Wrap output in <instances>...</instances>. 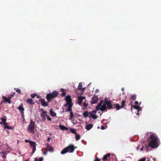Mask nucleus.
Returning a JSON list of instances; mask_svg holds the SVG:
<instances>
[{"label": "nucleus", "mask_w": 161, "mask_h": 161, "mask_svg": "<svg viewBox=\"0 0 161 161\" xmlns=\"http://www.w3.org/2000/svg\"><path fill=\"white\" fill-rule=\"evenodd\" d=\"M135 103L136 104H138V102L137 101H135Z\"/></svg>", "instance_id": "obj_50"}, {"label": "nucleus", "mask_w": 161, "mask_h": 161, "mask_svg": "<svg viewBox=\"0 0 161 161\" xmlns=\"http://www.w3.org/2000/svg\"><path fill=\"white\" fill-rule=\"evenodd\" d=\"M89 117L90 118H92L93 119H96L98 118V116L94 114H90Z\"/></svg>", "instance_id": "obj_20"}, {"label": "nucleus", "mask_w": 161, "mask_h": 161, "mask_svg": "<svg viewBox=\"0 0 161 161\" xmlns=\"http://www.w3.org/2000/svg\"><path fill=\"white\" fill-rule=\"evenodd\" d=\"M27 103L33 105L35 104V102H34L33 100L31 99H27L26 101Z\"/></svg>", "instance_id": "obj_16"}, {"label": "nucleus", "mask_w": 161, "mask_h": 161, "mask_svg": "<svg viewBox=\"0 0 161 161\" xmlns=\"http://www.w3.org/2000/svg\"><path fill=\"white\" fill-rule=\"evenodd\" d=\"M137 114V115H138V114H139L138 112V113Z\"/></svg>", "instance_id": "obj_56"}, {"label": "nucleus", "mask_w": 161, "mask_h": 161, "mask_svg": "<svg viewBox=\"0 0 161 161\" xmlns=\"http://www.w3.org/2000/svg\"><path fill=\"white\" fill-rule=\"evenodd\" d=\"M62 94H63V96H65L66 93L64 92H63L62 93Z\"/></svg>", "instance_id": "obj_49"}, {"label": "nucleus", "mask_w": 161, "mask_h": 161, "mask_svg": "<svg viewBox=\"0 0 161 161\" xmlns=\"http://www.w3.org/2000/svg\"><path fill=\"white\" fill-rule=\"evenodd\" d=\"M136 96L135 94H133L131 96L130 99L131 100H134L136 99Z\"/></svg>", "instance_id": "obj_25"}, {"label": "nucleus", "mask_w": 161, "mask_h": 161, "mask_svg": "<svg viewBox=\"0 0 161 161\" xmlns=\"http://www.w3.org/2000/svg\"><path fill=\"white\" fill-rule=\"evenodd\" d=\"M15 93L14 92H13L10 94L8 96V98L10 100L15 95Z\"/></svg>", "instance_id": "obj_24"}, {"label": "nucleus", "mask_w": 161, "mask_h": 161, "mask_svg": "<svg viewBox=\"0 0 161 161\" xmlns=\"http://www.w3.org/2000/svg\"><path fill=\"white\" fill-rule=\"evenodd\" d=\"M30 141H29V140H25V142H29L30 143Z\"/></svg>", "instance_id": "obj_47"}, {"label": "nucleus", "mask_w": 161, "mask_h": 161, "mask_svg": "<svg viewBox=\"0 0 161 161\" xmlns=\"http://www.w3.org/2000/svg\"><path fill=\"white\" fill-rule=\"evenodd\" d=\"M35 161H38V159L37 158H35Z\"/></svg>", "instance_id": "obj_52"}, {"label": "nucleus", "mask_w": 161, "mask_h": 161, "mask_svg": "<svg viewBox=\"0 0 161 161\" xmlns=\"http://www.w3.org/2000/svg\"><path fill=\"white\" fill-rule=\"evenodd\" d=\"M43 158H40L39 159L38 161H42Z\"/></svg>", "instance_id": "obj_44"}, {"label": "nucleus", "mask_w": 161, "mask_h": 161, "mask_svg": "<svg viewBox=\"0 0 161 161\" xmlns=\"http://www.w3.org/2000/svg\"><path fill=\"white\" fill-rule=\"evenodd\" d=\"M110 153H108L103 156L102 160H107L108 158H110Z\"/></svg>", "instance_id": "obj_14"}, {"label": "nucleus", "mask_w": 161, "mask_h": 161, "mask_svg": "<svg viewBox=\"0 0 161 161\" xmlns=\"http://www.w3.org/2000/svg\"><path fill=\"white\" fill-rule=\"evenodd\" d=\"M50 112L51 115L53 117H55L56 116V114L54 111H53L52 109H50Z\"/></svg>", "instance_id": "obj_19"}, {"label": "nucleus", "mask_w": 161, "mask_h": 161, "mask_svg": "<svg viewBox=\"0 0 161 161\" xmlns=\"http://www.w3.org/2000/svg\"><path fill=\"white\" fill-rule=\"evenodd\" d=\"M147 161H149V160H147Z\"/></svg>", "instance_id": "obj_58"}, {"label": "nucleus", "mask_w": 161, "mask_h": 161, "mask_svg": "<svg viewBox=\"0 0 161 161\" xmlns=\"http://www.w3.org/2000/svg\"><path fill=\"white\" fill-rule=\"evenodd\" d=\"M47 147L46 149L48 151L52 152L54 151V149L53 147L50 146L49 143H47L45 145Z\"/></svg>", "instance_id": "obj_9"}, {"label": "nucleus", "mask_w": 161, "mask_h": 161, "mask_svg": "<svg viewBox=\"0 0 161 161\" xmlns=\"http://www.w3.org/2000/svg\"><path fill=\"white\" fill-rule=\"evenodd\" d=\"M51 139V137H48L47 138V141L48 142H49Z\"/></svg>", "instance_id": "obj_46"}, {"label": "nucleus", "mask_w": 161, "mask_h": 161, "mask_svg": "<svg viewBox=\"0 0 161 161\" xmlns=\"http://www.w3.org/2000/svg\"><path fill=\"white\" fill-rule=\"evenodd\" d=\"M103 102V100H101L100 102L99 103L96 107V109L97 110H98L99 109L101 110V105Z\"/></svg>", "instance_id": "obj_13"}, {"label": "nucleus", "mask_w": 161, "mask_h": 161, "mask_svg": "<svg viewBox=\"0 0 161 161\" xmlns=\"http://www.w3.org/2000/svg\"><path fill=\"white\" fill-rule=\"evenodd\" d=\"M14 90H15L19 94H20L21 92V91L19 89L15 88H14Z\"/></svg>", "instance_id": "obj_35"}, {"label": "nucleus", "mask_w": 161, "mask_h": 161, "mask_svg": "<svg viewBox=\"0 0 161 161\" xmlns=\"http://www.w3.org/2000/svg\"><path fill=\"white\" fill-rule=\"evenodd\" d=\"M75 149L74 146L71 144L68 146L67 147L64 149L61 152V154H64L67 153L69 152L70 153H73Z\"/></svg>", "instance_id": "obj_3"}, {"label": "nucleus", "mask_w": 161, "mask_h": 161, "mask_svg": "<svg viewBox=\"0 0 161 161\" xmlns=\"http://www.w3.org/2000/svg\"><path fill=\"white\" fill-rule=\"evenodd\" d=\"M146 158H142L141 159L139 160H138V161H145L146 160Z\"/></svg>", "instance_id": "obj_40"}, {"label": "nucleus", "mask_w": 161, "mask_h": 161, "mask_svg": "<svg viewBox=\"0 0 161 161\" xmlns=\"http://www.w3.org/2000/svg\"><path fill=\"white\" fill-rule=\"evenodd\" d=\"M82 84L81 83V82L79 84V85L78 86L77 89L79 90H82V91L84 90V88H82Z\"/></svg>", "instance_id": "obj_18"}, {"label": "nucleus", "mask_w": 161, "mask_h": 161, "mask_svg": "<svg viewBox=\"0 0 161 161\" xmlns=\"http://www.w3.org/2000/svg\"><path fill=\"white\" fill-rule=\"evenodd\" d=\"M78 99L79 104H80L83 101V100L86 98L85 97L79 96L78 97Z\"/></svg>", "instance_id": "obj_15"}, {"label": "nucleus", "mask_w": 161, "mask_h": 161, "mask_svg": "<svg viewBox=\"0 0 161 161\" xmlns=\"http://www.w3.org/2000/svg\"><path fill=\"white\" fill-rule=\"evenodd\" d=\"M115 108L117 110H119L122 108L121 106H120L119 104L117 103L116 104Z\"/></svg>", "instance_id": "obj_27"}, {"label": "nucleus", "mask_w": 161, "mask_h": 161, "mask_svg": "<svg viewBox=\"0 0 161 161\" xmlns=\"http://www.w3.org/2000/svg\"><path fill=\"white\" fill-rule=\"evenodd\" d=\"M46 114H41V116L42 118V120L43 121H45L46 120V118L45 116L46 115Z\"/></svg>", "instance_id": "obj_23"}, {"label": "nucleus", "mask_w": 161, "mask_h": 161, "mask_svg": "<svg viewBox=\"0 0 161 161\" xmlns=\"http://www.w3.org/2000/svg\"><path fill=\"white\" fill-rule=\"evenodd\" d=\"M46 116H47V119L49 121H52L51 118L49 116H48L47 114H46Z\"/></svg>", "instance_id": "obj_37"}, {"label": "nucleus", "mask_w": 161, "mask_h": 161, "mask_svg": "<svg viewBox=\"0 0 161 161\" xmlns=\"http://www.w3.org/2000/svg\"><path fill=\"white\" fill-rule=\"evenodd\" d=\"M93 125L92 124H90L86 125L85 128L87 130H90L93 127Z\"/></svg>", "instance_id": "obj_17"}, {"label": "nucleus", "mask_w": 161, "mask_h": 161, "mask_svg": "<svg viewBox=\"0 0 161 161\" xmlns=\"http://www.w3.org/2000/svg\"><path fill=\"white\" fill-rule=\"evenodd\" d=\"M35 128V123L33 119L31 120L30 124L29 125L28 129L30 132H33Z\"/></svg>", "instance_id": "obj_5"}, {"label": "nucleus", "mask_w": 161, "mask_h": 161, "mask_svg": "<svg viewBox=\"0 0 161 161\" xmlns=\"http://www.w3.org/2000/svg\"><path fill=\"white\" fill-rule=\"evenodd\" d=\"M94 161H100V159L97 158H96V159Z\"/></svg>", "instance_id": "obj_45"}, {"label": "nucleus", "mask_w": 161, "mask_h": 161, "mask_svg": "<svg viewBox=\"0 0 161 161\" xmlns=\"http://www.w3.org/2000/svg\"><path fill=\"white\" fill-rule=\"evenodd\" d=\"M37 96L36 94L35 93L34 94H31V97L32 98H34L35 96Z\"/></svg>", "instance_id": "obj_36"}, {"label": "nucleus", "mask_w": 161, "mask_h": 161, "mask_svg": "<svg viewBox=\"0 0 161 161\" xmlns=\"http://www.w3.org/2000/svg\"><path fill=\"white\" fill-rule=\"evenodd\" d=\"M75 139L76 141L79 140L80 138V136L79 134H76L75 136Z\"/></svg>", "instance_id": "obj_29"}, {"label": "nucleus", "mask_w": 161, "mask_h": 161, "mask_svg": "<svg viewBox=\"0 0 161 161\" xmlns=\"http://www.w3.org/2000/svg\"><path fill=\"white\" fill-rule=\"evenodd\" d=\"M122 90L124 91V89L123 88H122Z\"/></svg>", "instance_id": "obj_55"}, {"label": "nucleus", "mask_w": 161, "mask_h": 161, "mask_svg": "<svg viewBox=\"0 0 161 161\" xmlns=\"http://www.w3.org/2000/svg\"><path fill=\"white\" fill-rule=\"evenodd\" d=\"M58 93L54 91L52 93H48L46 96V98L48 102H50L54 98L56 97L58 95Z\"/></svg>", "instance_id": "obj_4"}, {"label": "nucleus", "mask_w": 161, "mask_h": 161, "mask_svg": "<svg viewBox=\"0 0 161 161\" xmlns=\"http://www.w3.org/2000/svg\"><path fill=\"white\" fill-rule=\"evenodd\" d=\"M36 146L33 147V150H32V153H35V151H36Z\"/></svg>", "instance_id": "obj_39"}, {"label": "nucleus", "mask_w": 161, "mask_h": 161, "mask_svg": "<svg viewBox=\"0 0 161 161\" xmlns=\"http://www.w3.org/2000/svg\"><path fill=\"white\" fill-rule=\"evenodd\" d=\"M143 148H142V147L141 148V149H140V150H141V151H143Z\"/></svg>", "instance_id": "obj_53"}, {"label": "nucleus", "mask_w": 161, "mask_h": 161, "mask_svg": "<svg viewBox=\"0 0 161 161\" xmlns=\"http://www.w3.org/2000/svg\"><path fill=\"white\" fill-rule=\"evenodd\" d=\"M4 125L5 126V127L6 128L8 129H11L10 127L7 125V123H6V124H5V125Z\"/></svg>", "instance_id": "obj_38"}, {"label": "nucleus", "mask_w": 161, "mask_h": 161, "mask_svg": "<svg viewBox=\"0 0 161 161\" xmlns=\"http://www.w3.org/2000/svg\"><path fill=\"white\" fill-rule=\"evenodd\" d=\"M30 144L31 146L33 147H34L36 146V142H34L30 141Z\"/></svg>", "instance_id": "obj_22"}, {"label": "nucleus", "mask_w": 161, "mask_h": 161, "mask_svg": "<svg viewBox=\"0 0 161 161\" xmlns=\"http://www.w3.org/2000/svg\"><path fill=\"white\" fill-rule=\"evenodd\" d=\"M70 111V116H69L70 119H72L74 117V115L73 114V112L72 111V110Z\"/></svg>", "instance_id": "obj_28"}, {"label": "nucleus", "mask_w": 161, "mask_h": 161, "mask_svg": "<svg viewBox=\"0 0 161 161\" xmlns=\"http://www.w3.org/2000/svg\"><path fill=\"white\" fill-rule=\"evenodd\" d=\"M133 107L135 109L137 110H138V112H139V110H141V108L139 106L134 105V106Z\"/></svg>", "instance_id": "obj_26"}, {"label": "nucleus", "mask_w": 161, "mask_h": 161, "mask_svg": "<svg viewBox=\"0 0 161 161\" xmlns=\"http://www.w3.org/2000/svg\"><path fill=\"white\" fill-rule=\"evenodd\" d=\"M41 110L42 111V113L43 114H46V112H45L44 111V109H43L41 108Z\"/></svg>", "instance_id": "obj_42"}, {"label": "nucleus", "mask_w": 161, "mask_h": 161, "mask_svg": "<svg viewBox=\"0 0 161 161\" xmlns=\"http://www.w3.org/2000/svg\"><path fill=\"white\" fill-rule=\"evenodd\" d=\"M101 129L102 130H104L105 129V127L103 126H102L101 127Z\"/></svg>", "instance_id": "obj_48"}, {"label": "nucleus", "mask_w": 161, "mask_h": 161, "mask_svg": "<svg viewBox=\"0 0 161 161\" xmlns=\"http://www.w3.org/2000/svg\"><path fill=\"white\" fill-rule=\"evenodd\" d=\"M107 109V107H106V104L105 100L104 101V103L103 105H101V110L102 111H104Z\"/></svg>", "instance_id": "obj_12"}, {"label": "nucleus", "mask_w": 161, "mask_h": 161, "mask_svg": "<svg viewBox=\"0 0 161 161\" xmlns=\"http://www.w3.org/2000/svg\"><path fill=\"white\" fill-rule=\"evenodd\" d=\"M99 91V90H98V89H97L96 91H95V92L96 93H97V92H98Z\"/></svg>", "instance_id": "obj_51"}, {"label": "nucleus", "mask_w": 161, "mask_h": 161, "mask_svg": "<svg viewBox=\"0 0 161 161\" xmlns=\"http://www.w3.org/2000/svg\"><path fill=\"white\" fill-rule=\"evenodd\" d=\"M98 101V98L97 96H94L92 98V100L90 101L92 104H94L96 103Z\"/></svg>", "instance_id": "obj_8"}, {"label": "nucleus", "mask_w": 161, "mask_h": 161, "mask_svg": "<svg viewBox=\"0 0 161 161\" xmlns=\"http://www.w3.org/2000/svg\"><path fill=\"white\" fill-rule=\"evenodd\" d=\"M150 136L148 138L151 139V140L149 142V146L152 148L157 147H158L157 143L158 137L157 135L156 134L153 133V132H150Z\"/></svg>", "instance_id": "obj_1"}, {"label": "nucleus", "mask_w": 161, "mask_h": 161, "mask_svg": "<svg viewBox=\"0 0 161 161\" xmlns=\"http://www.w3.org/2000/svg\"><path fill=\"white\" fill-rule=\"evenodd\" d=\"M60 128L62 130H67L68 128L63 125L60 126Z\"/></svg>", "instance_id": "obj_33"}, {"label": "nucleus", "mask_w": 161, "mask_h": 161, "mask_svg": "<svg viewBox=\"0 0 161 161\" xmlns=\"http://www.w3.org/2000/svg\"><path fill=\"white\" fill-rule=\"evenodd\" d=\"M83 106L85 108H86L87 106V104L86 103V102H84L83 103Z\"/></svg>", "instance_id": "obj_41"}, {"label": "nucleus", "mask_w": 161, "mask_h": 161, "mask_svg": "<svg viewBox=\"0 0 161 161\" xmlns=\"http://www.w3.org/2000/svg\"><path fill=\"white\" fill-rule=\"evenodd\" d=\"M1 120L3 122V125H5V124H6V119L4 118H1Z\"/></svg>", "instance_id": "obj_32"}, {"label": "nucleus", "mask_w": 161, "mask_h": 161, "mask_svg": "<svg viewBox=\"0 0 161 161\" xmlns=\"http://www.w3.org/2000/svg\"><path fill=\"white\" fill-rule=\"evenodd\" d=\"M26 161H27L26 160Z\"/></svg>", "instance_id": "obj_59"}, {"label": "nucleus", "mask_w": 161, "mask_h": 161, "mask_svg": "<svg viewBox=\"0 0 161 161\" xmlns=\"http://www.w3.org/2000/svg\"><path fill=\"white\" fill-rule=\"evenodd\" d=\"M141 103V102H140V103H139V105H140Z\"/></svg>", "instance_id": "obj_54"}, {"label": "nucleus", "mask_w": 161, "mask_h": 161, "mask_svg": "<svg viewBox=\"0 0 161 161\" xmlns=\"http://www.w3.org/2000/svg\"><path fill=\"white\" fill-rule=\"evenodd\" d=\"M18 109L20 111L21 113L22 114V116L24 117V111L25 110L24 108L23 107V105L22 103L20 105H19L18 107Z\"/></svg>", "instance_id": "obj_7"}, {"label": "nucleus", "mask_w": 161, "mask_h": 161, "mask_svg": "<svg viewBox=\"0 0 161 161\" xmlns=\"http://www.w3.org/2000/svg\"><path fill=\"white\" fill-rule=\"evenodd\" d=\"M2 98L3 99L4 103H8L9 104H10L11 103V101L8 98H7L4 96H3L2 97Z\"/></svg>", "instance_id": "obj_11"}, {"label": "nucleus", "mask_w": 161, "mask_h": 161, "mask_svg": "<svg viewBox=\"0 0 161 161\" xmlns=\"http://www.w3.org/2000/svg\"><path fill=\"white\" fill-rule=\"evenodd\" d=\"M106 104L107 105V108L109 109H111L113 108V106L112 104V102L111 100L108 101V100H105Z\"/></svg>", "instance_id": "obj_6"}, {"label": "nucleus", "mask_w": 161, "mask_h": 161, "mask_svg": "<svg viewBox=\"0 0 161 161\" xmlns=\"http://www.w3.org/2000/svg\"><path fill=\"white\" fill-rule=\"evenodd\" d=\"M65 100L66 103L64 104V106L68 107V108L65 111L68 112L71 111L72 110V108L73 104L72 103V99L70 96L69 95L67 96L66 97Z\"/></svg>", "instance_id": "obj_2"}, {"label": "nucleus", "mask_w": 161, "mask_h": 161, "mask_svg": "<svg viewBox=\"0 0 161 161\" xmlns=\"http://www.w3.org/2000/svg\"><path fill=\"white\" fill-rule=\"evenodd\" d=\"M89 114H90V112L88 113V111H86L83 113V114L84 117L86 118L88 117Z\"/></svg>", "instance_id": "obj_21"}, {"label": "nucleus", "mask_w": 161, "mask_h": 161, "mask_svg": "<svg viewBox=\"0 0 161 161\" xmlns=\"http://www.w3.org/2000/svg\"><path fill=\"white\" fill-rule=\"evenodd\" d=\"M45 150H46V151L43 153V154L44 155H46L47 153V150L46 149Z\"/></svg>", "instance_id": "obj_43"}, {"label": "nucleus", "mask_w": 161, "mask_h": 161, "mask_svg": "<svg viewBox=\"0 0 161 161\" xmlns=\"http://www.w3.org/2000/svg\"><path fill=\"white\" fill-rule=\"evenodd\" d=\"M97 111L96 110H93L92 111L90 112V114H95L97 113Z\"/></svg>", "instance_id": "obj_34"}, {"label": "nucleus", "mask_w": 161, "mask_h": 161, "mask_svg": "<svg viewBox=\"0 0 161 161\" xmlns=\"http://www.w3.org/2000/svg\"><path fill=\"white\" fill-rule=\"evenodd\" d=\"M70 131L73 134H76L77 133L76 131L74 129H71L70 130Z\"/></svg>", "instance_id": "obj_31"}, {"label": "nucleus", "mask_w": 161, "mask_h": 161, "mask_svg": "<svg viewBox=\"0 0 161 161\" xmlns=\"http://www.w3.org/2000/svg\"><path fill=\"white\" fill-rule=\"evenodd\" d=\"M149 133H147V135H148Z\"/></svg>", "instance_id": "obj_57"}, {"label": "nucleus", "mask_w": 161, "mask_h": 161, "mask_svg": "<svg viewBox=\"0 0 161 161\" xmlns=\"http://www.w3.org/2000/svg\"><path fill=\"white\" fill-rule=\"evenodd\" d=\"M40 102L41 103L42 106H47L48 105V103L46 102L44 99L41 98L40 100Z\"/></svg>", "instance_id": "obj_10"}, {"label": "nucleus", "mask_w": 161, "mask_h": 161, "mask_svg": "<svg viewBox=\"0 0 161 161\" xmlns=\"http://www.w3.org/2000/svg\"><path fill=\"white\" fill-rule=\"evenodd\" d=\"M126 101L125 100H123L122 102L121 105V107H122V108H123L124 107L125 105V103Z\"/></svg>", "instance_id": "obj_30"}]
</instances>
